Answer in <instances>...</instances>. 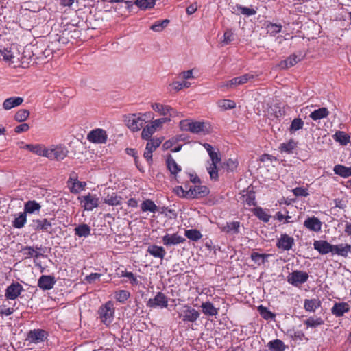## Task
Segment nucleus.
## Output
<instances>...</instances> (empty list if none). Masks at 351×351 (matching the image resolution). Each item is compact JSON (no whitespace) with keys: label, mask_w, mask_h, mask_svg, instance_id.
<instances>
[{"label":"nucleus","mask_w":351,"mask_h":351,"mask_svg":"<svg viewBox=\"0 0 351 351\" xmlns=\"http://www.w3.org/2000/svg\"><path fill=\"white\" fill-rule=\"evenodd\" d=\"M27 221V215L23 212L20 213L19 216L12 221V226L15 228L20 229L24 226Z\"/></svg>","instance_id":"nucleus-47"},{"label":"nucleus","mask_w":351,"mask_h":351,"mask_svg":"<svg viewBox=\"0 0 351 351\" xmlns=\"http://www.w3.org/2000/svg\"><path fill=\"white\" fill-rule=\"evenodd\" d=\"M304 226L308 230L314 232H319L322 228V223L317 217H308L304 222Z\"/></svg>","instance_id":"nucleus-21"},{"label":"nucleus","mask_w":351,"mask_h":351,"mask_svg":"<svg viewBox=\"0 0 351 351\" xmlns=\"http://www.w3.org/2000/svg\"><path fill=\"white\" fill-rule=\"evenodd\" d=\"M258 311L261 316L266 320L272 319L276 316L274 313H271L267 307L263 305H260L258 307Z\"/></svg>","instance_id":"nucleus-53"},{"label":"nucleus","mask_w":351,"mask_h":351,"mask_svg":"<svg viewBox=\"0 0 351 351\" xmlns=\"http://www.w3.org/2000/svg\"><path fill=\"white\" fill-rule=\"evenodd\" d=\"M333 138L341 145H346L350 141V136L345 132L338 131L333 135Z\"/></svg>","instance_id":"nucleus-48"},{"label":"nucleus","mask_w":351,"mask_h":351,"mask_svg":"<svg viewBox=\"0 0 351 351\" xmlns=\"http://www.w3.org/2000/svg\"><path fill=\"white\" fill-rule=\"evenodd\" d=\"M56 279L50 275H42L38 280V287L42 290L51 289L56 284Z\"/></svg>","instance_id":"nucleus-14"},{"label":"nucleus","mask_w":351,"mask_h":351,"mask_svg":"<svg viewBox=\"0 0 351 351\" xmlns=\"http://www.w3.org/2000/svg\"><path fill=\"white\" fill-rule=\"evenodd\" d=\"M267 347L271 351H284L285 346L280 339H275L268 343Z\"/></svg>","instance_id":"nucleus-46"},{"label":"nucleus","mask_w":351,"mask_h":351,"mask_svg":"<svg viewBox=\"0 0 351 351\" xmlns=\"http://www.w3.org/2000/svg\"><path fill=\"white\" fill-rule=\"evenodd\" d=\"M135 4L140 8L145 10L154 7L155 0H136Z\"/></svg>","instance_id":"nucleus-58"},{"label":"nucleus","mask_w":351,"mask_h":351,"mask_svg":"<svg viewBox=\"0 0 351 351\" xmlns=\"http://www.w3.org/2000/svg\"><path fill=\"white\" fill-rule=\"evenodd\" d=\"M147 252L154 258L163 259L166 252L163 247L156 245H149L147 250Z\"/></svg>","instance_id":"nucleus-26"},{"label":"nucleus","mask_w":351,"mask_h":351,"mask_svg":"<svg viewBox=\"0 0 351 351\" xmlns=\"http://www.w3.org/2000/svg\"><path fill=\"white\" fill-rule=\"evenodd\" d=\"M41 206L34 200L27 201L24 205V213L27 214H32L39 212Z\"/></svg>","instance_id":"nucleus-37"},{"label":"nucleus","mask_w":351,"mask_h":351,"mask_svg":"<svg viewBox=\"0 0 351 351\" xmlns=\"http://www.w3.org/2000/svg\"><path fill=\"white\" fill-rule=\"evenodd\" d=\"M101 322L106 325H109L113 320L114 308L112 302L108 301L102 305L98 311Z\"/></svg>","instance_id":"nucleus-4"},{"label":"nucleus","mask_w":351,"mask_h":351,"mask_svg":"<svg viewBox=\"0 0 351 351\" xmlns=\"http://www.w3.org/2000/svg\"><path fill=\"white\" fill-rule=\"evenodd\" d=\"M168 306V298L162 292H158L154 298H150L147 302V306L152 308L159 307L166 308Z\"/></svg>","instance_id":"nucleus-8"},{"label":"nucleus","mask_w":351,"mask_h":351,"mask_svg":"<svg viewBox=\"0 0 351 351\" xmlns=\"http://www.w3.org/2000/svg\"><path fill=\"white\" fill-rule=\"evenodd\" d=\"M202 312L208 316H215L218 314V308H215L210 302H203L201 305Z\"/></svg>","instance_id":"nucleus-36"},{"label":"nucleus","mask_w":351,"mask_h":351,"mask_svg":"<svg viewBox=\"0 0 351 351\" xmlns=\"http://www.w3.org/2000/svg\"><path fill=\"white\" fill-rule=\"evenodd\" d=\"M281 29H282V25L280 24L269 23L267 26V32L271 36L276 35L277 33H278L281 31Z\"/></svg>","instance_id":"nucleus-62"},{"label":"nucleus","mask_w":351,"mask_h":351,"mask_svg":"<svg viewBox=\"0 0 351 351\" xmlns=\"http://www.w3.org/2000/svg\"><path fill=\"white\" fill-rule=\"evenodd\" d=\"M236 8L238 11L245 16H250L256 14V10L253 8L242 6L241 5H236Z\"/></svg>","instance_id":"nucleus-60"},{"label":"nucleus","mask_w":351,"mask_h":351,"mask_svg":"<svg viewBox=\"0 0 351 351\" xmlns=\"http://www.w3.org/2000/svg\"><path fill=\"white\" fill-rule=\"evenodd\" d=\"M86 138L93 144H105L107 143L108 136L104 129L95 128L88 133Z\"/></svg>","instance_id":"nucleus-6"},{"label":"nucleus","mask_w":351,"mask_h":351,"mask_svg":"<svg viewBox=\"0 0 351 351\" xmlns=\"http://www.w3.org/2000/svg\"><path fill=\"white\" fill-rule=\"evenodd\" d=\"M29 116V111L26 109H21L14 115V119L18 122L25 121Z\"/></svg>","instance_id":"nucleus-57"},{"label":"nucleus","mask_w":351,"mask_h":351,"mask_svg":"<svg viewBox=\"0 0 351 351\" xmlns=\"http://www.w3.org/2000/svg\"><path fill=\"white\" fill-rule=\"evenodd\" d=\"M171 86H172L173 89H174L176 91L180 90L184 88H189L191 86V83L183 81V82H178L176 81L173 82Z\"/></svg>","instance_id":"nucleus-64"},{"label":"nucleus","mask_w":351,"mask_h":351,"mask_svg":"<svg viewBox=\"0 0 351 351\" xmlns=\"http://www.w3.org/2000/svg\"><path fill=\"white\" fill-rule=\"evenodd\" d=\"M141 207L143 212L149 211L152 213H156L158 210V207L151 199H146L143 201Z\"/></svg>","instance_id":"nucleus-44"},{"label":"nucleus","mask_w":351,"mask_h":351,"mask_svg":"<svg viewBox=\"0 0 351 351\" xmlns=\"http://www.w3.org/2000/svg\"><path fill=\"white\" fill-rule=\"evenodd\" d=\"M30 226L36 231H47L51 226V223L46 218L42 219H34Z\"/></svg>","instance_id":"nucleus-19"},{"label":"nucleus","mask_w":351,"mask_h":351,"mask_svg":"<svg viewBox=\"0 0 351 351\" xmlns=\"http://www.w3.org/2000/svg\"><path fill=\"white\" fill-rule=\"evenodd\" d=\"M42 250L43 248L41 246L38 247L36 245L35 249L34 247L25 246L21 250V252L24 255H25V258L30 257L38 258L42 256V254L39 253L38 250Z\"/></svg>","instance_id":"nucleus-27"},{"label":"nucleus","mask_w":351,"mask_h":351,"mask_svg":"<svg viewBox=\"0 0 351 351\" xmlns=\"http://www.w3.org/2000/svg\"><path fill=\"white\" fill-rule=\"evenodd\" d=\"M241 198H243V202L248 206H255L256 204L255 193L252 190L247 189L246 191H243Z\"/></svg>","instance_id":"nucleus-31"},{"label":"nucleus","mask_w":351,"mask_h":351,"mask_svg":"<svg viewBox=\"0 0 351 351\" xmlns=\"http://www.w3.org/2000/svg\"><path fill=\"white\" fill-rule=\"evenodd\" d=\"M169 21L168 19H164L162 21H157L152 25L150 29L156 32H162L169 24Z\"/></svg>","instance_id":"nucleus-54"},{"label":"nucleus","mask_w":351,"mask_h":351,"mask_svg":"<svg viewBox=\"0 0 351 351\" xmlns=\"http://www.w3.org/2000/svg\"><path fill=\"white\" fill-rule=\"evenodd\" d=\"M156 131L152 127L150 124L146 125L145 128H143L142 132H141V137L142 138L145 140H148L151 136L153 135V134Z\"/></svg>","instance_id":"nucleus-61"},{"label":"nucleus","mask_w":351,"mask_h":351,"mask_svg":"<svg viewBox=\"0 0 351 351\" xmlns=\"http://www.w3.org/2000/svg\"><path fill=\"white\" fill-rule=\"evenodd\" d=\"M185 146H188V144H184ZM183 144L179 143L178 138H172L168 141H166L163 145L162 148L164 150L170 151L171 152H178L181 150Z\"/></svg>","instance_id":"nucleus-16"},{"label":"nucleus","mask_w":351,"mask_h":351,"mask_svg":"<svg viewBox=\"0 0 351 351\" xmlns=\"http://www.w3.org/2000/svg\"><path fill=\"white\" fill-rule=\"evenodd\" d=\"M145 123V119H142V116L138 114H132L128 121V126L132 131H138Z\"/></svg>","instance_id":"nucleus-11"},{"label":"nucleus","mask_w":351,"mask_h":351,"mask_svg":"<svg viewBox=\"0 0 351 351\" xmlns=\"http://www.w3.org/2000/svg\"><path fill=\"white\" fill-rule=\"evenodd\" d=\"M75 235L80 237H87L90 234V228L86 223H82L77 226L75 230Z\"/></svg>","instance_id":"nucleus-41"},{"label":"nucleus","mask_w":351,"mask_h":351,"mask_svg":"<svg viewBox=\"0 0 351 351\" xmlns=\"http://www.w3.org/2000/svg\"><path fill=\"white\" fill-rule=\"evenodd\" d=\"M171 121V117H162L152 121L150 125L156 131L161 129L165 123H169Z\"/></svg>","instance_id":"nucleus-49"},{"label":"nucleus","mask_w":351,"mask_h":351,"mask_svg":"<svg viewBox=\"0 0 351 351\" xmlns=\"http://www.w3.org/2000/svg\"><path fill=\"white\" fill-rule=\"evenodd\" d=\"M209 193V189L205 186H191L186 191V195L190 198H199L207 195Z\"/></svg>","instance_id":"nucleus-10"},{"label":"nucleus","mask_w":351,"mask_h":351,"mask_svg":"<svg viewBox=\"0 0 351 351\" xmlns=\"http://www.w3.org/2000/svg\"><path fill=\"white\" fill-rule=\"evenodd\" d=\"M68 182L72 183L71 191V193L75 194L78 193L80 191L84 190L85 186H86V183L85 182L78 181L76 177L71 176Z\"/></svg>","instance_id":"nucleus-33"},{"label":"nucleus","mask_w":351,"mask_h":351,"mask_svg":"<svg viewBox=\"0 0 351 351\" xmlns=\"http://www.w3.org/2000/svg\"><path fill=\"white\" fill-rule=\"evenodd\" d=\"M304 126V121L300 118L294 119L291 123L289 127V131L291 133H294L296 131L302 129Z\"/></svg>","instance_id":"nucleus-56"},{"label":"nucleus","mask_w":351,"mask_h":351,"mask_svg":"<svg viewBox=\"0 0 351 351\" xmlns=\"http://www.w3.org/2000/svg\"><path fill=\"white\" fill-rule=\"evenodd\" d=\"M161 143V141L159 138H153L147 142L146 145V151L147 153L145 152L144 154H152L157 147Z\"/></svg>","instance_id":"nucleus-52"},{"label":"nucleus","mask_w":351,"mask_h":351,"mask_svg":"<svg viewBox=\"0 0 351 351\" xmlns=\"http://www.w3.org/2000/svg\"><path fill=\"white\" fill-rule=\"evenodd\" d=\"M306 328H315L324 324V319L320 317L311 316L304 321Z\"/></svg>","instance_id":"nucleus-32"},{"label":"nucleus","mask_w":351,"mask_h":351,"mask_svg":"<svg viewBox=\"0 0 351 351\" xmlns=\"http://www.w3.org/2000/svg\"><path fill=\"white\" fill-rule=\"evenodd\" d=\"M334 173L343 178L351 176V167H346L342 165H336L333 168Z\"/></svg>","instance_id":"nucleus-38"},{"label":"nucleus","mask_w":351,"mask_h":351,"mask_svg":"<svg viewBox=\"0 0 351 351\" xmlns=\"http://www.w3.org/2000/svg\"><path fill=\"white\" fill-rule=\"evenodd\" d=\"M179 317H182V320L184 322H194L199 318V313L195 308L186 306V309L183 311V312L180 314Z\"/></svg>","instance_id":"nucleus-18"},{"label":"nucleus","mask_w":351,"mask_h":351,"mask_svg":"<svg viewBox=\"0 0 351 351\" xmlns=\"http://www.w3.org/2000/svg\"><path fill=\"white\" fill-rule=\"evenodd\" d=\"M186 241L185 238L178 233L166 234L162 237V243L166 246L176 245Z\"/></svg>","instance_id":"nucleus-13"},{"label":"nucleus","mask_w":351,"mask_h":351,"mask_svg":"<svg viewBox=\"0 0 351 351\" xmlns=\"http://www.w3.org/2000/svg\"><path fill=\"white\" fill-rule=\"evenodd\" d=\"M297 147V142L293 140H290L287 143H284L280 145V151L282 152H293L295 150Z\"/></svg>","instance_id":"nucleus-50"},{"label":"nucleus","mask_w":351,"mask_h":351,"mask_svg":"<svg viewBox=\"0 0 351 351\" xmlns=\"http://www.w3.org/2000/svg\"><path fill=\"white\" fill-rule=\"evenodd\" d=\"M314 249L321 254H326L332 252V245L324 240L315 241L313 243Z\"/></svg>","instance_id":"nucleus-20"},{"label":"nucleus","mask_w":351,"mask_h":351,"mask_svg":"<svg viewBox=\"0 0 351 351\" xmlns=\"http://www.w3.org/2000/svg\"><path fill=\"white\" fill-rule=\"evenodd\" d=\"M350 311L349 305L346 302L335 303L331 309V313L336 317H341Z\"/></svg>","instance_id":"nucleus-22"},{"label":"nucleus","mask_w":351,"mask_h":351,"mask_svg":"<svg viewBox=\"0 0 351 351\" xmlns=\"http://www.w3.org/2000/svg\"><path fill=\"white\" fill-rule=\"evenodd\" d=\"M321 306V301L319 299H306L304 302V308L308 312H315Z\"/></svg>","instance_id":"nucleus-29"},{"label":"nucleus","mask_w":351,"mask_h":351,"mask_svg":"<svg viewBox=\"0 0 351 351\" xmlns=\"http://www.w3.org/2000/svg\"><path fill=\"white\" fill-rule=\"evenodd\" d=\"M20 145L22 150L33 154H64L68 152L66 150V147L62 144L51 145L49 147H47L43 144H25L21 142Z\"/></svg>","instance_id":"nucleus-2"},{"label":"nucleus","mask_w":351,"mask_h":351,"mask_svg":"<svg viewBox=\"0 0 351 351\" xmlns=\"http://www.w3.org/2000/svg\"><path fill=\"white\" fill-rule=\"evenodd\" d=\"M77 199L81 204H83V207L86 210H93L99 205V198L90 193H88L87 195L80 196Z\"/></svg>","instance_id":"nucleus-9"},{"label":"nucleus","mask_w":351,"mask_h":351,"mask_svg":"<svg viewBox=\"0 0 351 351\" xmlns=\"http://www.w3.org/2000/svg\"><path fill=\"white\" fill-rule=\"evenodd\" d=\"M47 337V332L42 329H34L30 330L27 335V338L34 343L43 342Z\"/></svg>","instance_id":"nucleus-17"},{"label":"nucleus","mask_w":351,"mask_h":351,"mask_svg":"<svg viewBox=\"0 0 351 351\" xmlns=\"http://www.w3.org/2000/svg\"><path fill=\"white\" fill-rule=\"evenodd\" d=\"M152 108L157 112L160 115L171 117V119L181 116V113L169 105H164L160 103H153L151 105Z\"/></svg>","instance_id":"nucleus-5"},{"label":"nucleus","mask_w":351,"mask_h":351,"mask_svg":"<svg viewBox=\"0 0 351 351\" xmlns=\"http://www.w3.org/2000/svg\"><path fill=\"white\" fill-rule=\"evenodd\" d=\"M210 162H208L206 169L212 180H217L218 179V171L220 169L226 171H233L237 167V160L230 158L222 161L219 155H210Z\"/></svg>","instance_id":"nucleus-1"},{"label":"nucleus","mask_w":351,"mask_h":351,"mask_svg":"<svg viewBox=\"0 0 351 351\" xmlns=\"http://www.w3.org/2000/svg\"><path fill=\"white\" fill-rule=\"evenodd\" d=\"M185 236L193 241H197L202 237L201 232L195 229H190L185 231Z\"/></svg>","instance_id":"nucleus-55"},{"label":"nucleus","mask_w":351,"mask_h":351,"mask_svg":"<svg viewBox=\"0 0 351 351\" xmlns=\"http://www.w3.org/2000/svg\"><path fill=\"white\" fill-rule=\"evenodd\" d=\"M23 291V286L19 282L12 283L6 288L5 296L7 299L15 300Z\"/></svg>","instance_id":"nucleus-12"},{"label":"nucleus","mask_w":351,"mask_h":351,"mask_svg":"<svg viewBox=\"0 0 351 351\" xmlns=\"http://www.w3.org/2000/svg\"><path fill=\"white\" fill-rule=\"evenodd\" d=\"M271 254H259L258 252H253L251 254V258L258 265H261L262 264H265L267 262V258L269 257Z\"/></svg>","instance_id":"nucleus-43"},{"label":"nucleus","mask_w":351,"mask_h":351,"mask_svg":"<svg viewBox=\"0 0 351 351\" xmlns=\"http://www.w3.org/2000/svg\"><path fill=\"white\" fill-rule=\"evenodd\" d=\"M308 279V274L300 270L293 271L287 276V282L295 287L306 282Z\"/></svg>","instance_id":"nucleus-7"},{"label":"nucleus","mask_w":351,"mask_h":351,"mask_svg":"<svg viewBox=\"0 0 351 351\" xmlns=\"http://www.w3.org/2000/svg\"><path fill=\"white\" fill-rule=\"evenodd\" d=\"M152 156L153 155H141V158H140L138 155H132V156H134L136 165L140 171H142L143 169L142 163L146 162L148 165L152 164Z\"/></svg>","instance_id":"nucleus-34"},{"label":"nucleus","mask_w":351,"mask_h":351,"mask_svg":"<svg viewBox=\"0 0 351 351\" xmlns=\"http://www.w3.org/2000/svg\"><path fill=\"white\" fill-rule=\"evenodd\" d=\"M166 162L167 168L171 174L177 175L181 171V167L171 158V155L168 156Z\"/></svg>","instance_id":"nucleus-39"},{"label":"nucleus","mask_w":351,"mask_h":351,"mask_svg":"<svg viewBox=\"0 0 351 351\" xmlns=\"http://www.w3.org/2000/svg\"><path fill=\"white\" fill-rule=\"evenodd\" d=\"M254 78V75L246 73L239 77H236L230 80V84L232 85L233 88L237 86L247 83L249 80Z\"/></svg>","instance_id":"nucleus-30"},{"label":"nucleus","mask_w":351,"mask_h":351,"mask_svg":"<svg viewBox=\"0 0 351 351\" xmlns=\"http://www.w3.org/2000/svg\"><path fill=\"white\" fill-rule=\"evenodd\" d=\"M130 293L128 291L121 290L115 293V299L121 302L124 303L130 297Z\"/></svg>","instance_id":"nucleus-59"},{"label":"nucleus","mask_w":351,"mask_h":351,"mask_svg":"<svg viewBox=\"0 0 351 351\" xmlns=\"http://www.w3.org/2000/svg\"><path fill=\"white\" fill-rule=\"evenodd\" d=\"M253 213L254 214V215H256L258 217V219H260L265 223H267L271 218V215H269L261 207H256V208H254Z\"/></svg>","instance_id":"nucleus-45"},{"label":"nucleus","mask_w":351,"mask_h":351,"mask_svg":"<svg viewBox=\"0 0 351 351\" xmlns=\"http://www.w3.org/2000/svg\"><path fill=\"white\" fill-rule=\"evenodd\" d=\"M23 101L21 97H11L6 99L3 103V108L6 110H10L14 107L20 106Z\"/></svg>","instance_id":"nucleus-25"},{"label":"nucleus","mask_w":351,"mask_h":351,"mask_svg":"<svg viewBox=\"0 0 351 351\" xmlns=\"http://www.w3.org/2000/svg\"><path fill=\"white\" fill-rule=\"evenodd\" d=\"M122 198L117 193L108 194L104 198V203L111 206H118L121 204Z\"/></svg>","instance_id":"nucleus-40"},{"label":"nucleus","mask_w":351,"mask_h":351,"mask_svg":"<svg viewBox=\"0 0 351 351\" xmlns=\"http://www.w3.org/2000/svg\"><path fill=\"white\" fill-rule=\"evenodd\" d=\"M179 126L182 131H189L193 134L204 133L207 131L206 123L203 121H193L184 119L180 121Z\"/></svg>","instance_id":"nucleus-3"},{"label":"nucleus","mask_w":351,"mask_h":351,"mask_svg":"<svg viewBox=\"0 0 351 351\" xmlns=\"http://www.w3.org/2000/svg\"><path fill=\"white\" fill-rule=\"evenodd\" d=\"M15 58L14 53L11 48H3L0 49V60L4 61L8 64L14 63Z\"/></svg>","instance_id":"nucleus-28"},{"label":"nucleus","mask_w":351,"mask_h":351,"mask_svg":"<svg viewBox=\"0 0 351 351\" xmlns=\"http://www.w3.org/2000/svg\"><path fill=\"white\" fill-rule=\"evenodd\" d=\"M240 222H229L222 227V231L226 233L237 234L239 232Z\"/></svg>","instance_id":"nucleus-42"},{"label":"nucleus","mask_w":351,"mask_h":351,"mask_svg":"<svg viewBox=\"0 0 351 351\" xmlns=\"http://www.w3.org/2000/svg\"><path fill=\"white\" fill-rule=\"evenodd\" d=\"M329 115V111L326 108L322 107L313 111L309 117L313 121L320 120Z\"/></svg>","instance_id":"nucleus-35"},{"label":"nucleus","mask_w":351,"mask_h":351,"mask_svg":"<svg viewBox=\"0 0 351 351\" xmlns=\"http://www.w3.org/2000/svg\"><path fill=\"white\" fill-rule=\"evenodd\" d=\"M217 106L222 110H230L236 107V103L230 99H221L218 101Z\"/></svg>","instance_id":"nucleus-51"},{"label":"nucleus","mask_w":351,"mask_h":351,"mask_svg":"<svg viewBox=\"0 0 351 351\" xmlns=\"http://www.w3.org/2000/svg\"><path fill=\"white\" fill-rule=\"evenodd\" d=\"M294 244V239L287 234H283L278 239L276 245L279 249L288 251L292 248Z\"/></svg>","instance_id":"nucleus-15"},{"label":"nucleus","mask_w":351,"mask_h":351,"mask_svg":"<svg viewBox=\"0 0 351 351\" xmlns=\"http://www.w3.org/2000/svg\"><path fill=\"white\" fill-rule=\"evenodd\" d=\"M287 334L293 339L302 341L306 339L304 333L301 330H289Z\"/></svg>","instance_id":"nucleus-63"},{"label":"nucleus","mask_w":351,"mask_h":351,"mask_svg":"<svg viewBox=\"0 0 351 351\" xmlns=\"http://www.w3.org/2000/svg\"><path fill=\"white\" fill-rule=\"evenodd\" d=\"M301 60H302V58H300V57H298L295 54H291L287 59H285V60L281 61L279 63L278 66L281 69H287L288 68L293 66L295 64H296Z\"/></svg>","instance_id":"nucleus-24"},{"label":"nucleus","mask_w":351,"mask_h":351,"mask_svg":"<svg viewBox=\"0 0 351 351\" xmlns=\"http://www.w3.org/2000/svg\"><path fill=\"white\" fill-rule=\"evenodd\" d=\"M351 252V245L349 244L332 245V253L347 257L348 254Z\"/></svg>","instance_id":"nucleus-23"}]
</instances>
